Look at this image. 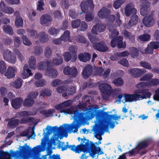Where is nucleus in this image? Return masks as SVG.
<instances>
[{
	"label": "nucleus",
	"instance_id": "nucleus-15",
	"mask_svg": "<svg viewBox=\"0 0 159 159\" xmlns=\"http://www.w3.org/2000/svg\"><path fill=\"white\" fill-rule=\"evenodd\" d=\"M159 48V42H151L148 45V47L145 49L146 53L152 54L153 52L154 49H157Z\"/></svg>",
	"mask_w": 159,
	"mask_h": 159
},
{
	"label": "nucleus",
	"instance_id": "nucleus-5",
	"mask_svg": "<svg viewBox=\"0 0 159 159\" xmlns=\"http://www.w3.org/2000/svg\"><path fill=\"white\" fill-rule=\"evenodd\" d=\"M20 151H16L13 152L12 154V156L16 159H17L21 155L26 156L31 153L32 152L34 153L32 157V159H43L39 158L37 155V152L40 151L41 147L40 145L34 147L32 149L29 146H27L25 143L24 145L20 147Z\"/></svg>",
	"mask_w": 159,
	"mask_h": 159
},
{
	"label": "nucleus",
	"instance_id": "nucleus-23",
	"mask_svg": "<svg viewBox=\"0 0 159 159\" xmlns=\"http://www.w3.org/2000/svg\"><path fill=\"white\" fill-rule=\"evenodd\" d=\"M153 16L150 15L143 18V23L145 26L150 27L153 25Z\"/></svg>",
	"mask_w": 159,
	"mask_h": 159
},
{
	"label": "nucleus",
	"instance_id": "nucleus-59",
	"mask_svg": "<svg viewBox=\"0 0 159 159\" xmlns=\"http://www.w3.org/2000/svg\"><path fill=\"white\" fill-rule=\"evenodd\" d=\"M64 57L65 60L68 62L70 61L71 58V55L69 52H66L64 55Z\"/></svg>",
	"mask_w": 159,
	"mask_h": 159
},
{
	"label": "nucleus",
	"instance_id": "nucleus-41",
	"mask_svg": "<svg viewBox=\"0 0 159 159\" xmlns=\"http://www.w3.org/2000/svg\"><path fill=\"white\" fill-rule=\"evenodd\" d=\"M123 79L120 77H119L114 79L112 81V83L116 86H121L123 84Z\"/></svg>",
	"mask_w": 159,
	"mask_h": 159
},
{
	"label": "nucleus",
	"instance_id": "nucleus-21",
	"mask_svg": "<svg viewBox=\"0 0 159 159\" xmlns=\"http://www.w3.org/2000/svg\"><path fill=\"white\" fill-rule=\"evenodd\" d=\"M52 63L48 61H41L37 65L38 69L40 70H47L48 68L51 66Z\"/></svg>",
	"mask_w": 159,
	"mask_h": 159
},
{
	"label": "nucleus",
	"instance_id": "nucleus-54",
	"mask_svg": "<svg viewBox=\"0 0 159 159\" xmlns=\"http://www.w3.org/2000/svg\"><path fill=\"white\" fill-rule=\"evenodd\" d=\"M88 36L90 42L93 44V45L98 41V38L95 35H90Z\"/></svg>",
	"mask_w": 159,
	"mask_h": 159
},
{
	"label": "nucleus",
	"instance_id": "nucleus-11",
	"mask_svg": "<svg viewBox=\"0 0 159 159\" xmlns=\"http://www.w3.org/2000/svg\"><path fill=\"white\" fill-rule=\"evenodd\" d=\"M99 88L102 93L105 95H110L112 92L111 86L107 84H100L99 86Z\"/></svg>",
	"mask_w": 159,
	"mask_h": 159
},
{
	"label": "nucleus",
	"instance_id": "nucleus-52",
	"mask_svg": "<svg viewBox=\"0 0 159 159\" xmlns=\"http://www.w3.org/2000/svg\"><path fill=\"white\" fill-rule=\"evenodd\" d=\"M9 156L10 157V154L7 152H4L2 151H1L0 153V159L1 158H4L5 159H9V158H7V157Z\"/></svg>",
	"mask_w": 159,
	"mask_h": 159
},
{
	"label": "nucleus",
	"instance_id": "nucleus-4",
	"mask_svg": "<svg viewBox=\"0 0 159 159\" xmlns=\"http://www.w3.org/2000/svg\"><path fill=\"white\" fill-rule=\"evenodd\" d=\"M148 91L147 89H137L134 91L133 94L125 93L124 97L125 101L122 102L125 103L127 102H136L138 100L150 98L152 94Z\"/></svg>",
	"mask_w": 159,
	"mask_h": 159
},
{
	"label": "nucleus",
	"instance_id": "nucleus-45",
	"mask_svg": "<svg viewBox=\"0 0 159 159\" xmlns=\"http://www.w3.org/2000/svg\"><path fill=\"white\" fill-rule=\"evenodd\" d=\"M53 64L56 66H58L63 62V58L61 57H59L57 58H54L52 61Z\"/></svg>",
	"mask_w": 159,
	"mask_h": 159
},
{
	"label": "nucleus",
	"instance_id": "nucleus-42",
	"mask_svg": "<svg viewBox=\"0 0 159 159\" xmlns=\"http://www.w3.org/2000/svg\"><path fill=\"white\" fill-rule=\"evenodd\" d=\"M139 38L142 41H148L150 39V35L148 34H144L139 36Z\"/></svg>",
	"mask_w": 159,
	"mask_h": 159
},
{
	"label": "nucleus",
	"instance_id": "nucleus-26",
	"mask_svg": "<svg viewBox=\"0 0 159 159\" xmlns=\"http://www.w3.org/2000/svg\"><path fill=\"white\" fill-rule=\"evenodd\" d=\"M16 71V70L14 67L10 66L8 68L7 71L5 73V75L8 79L13 78L15 75Z\"/></svg>",
	"mask_w": 159,
	"mask_h": 159
},
{
	"label": "nucleus",
	"instance_id": "nucleus-10",
	"mask_svg": "<svg viewBox=\"0 0 159 159\" xmlns=\"http://www.w3.org/2000/svg\"><path fill=\"white\" fill-rule=\"evenodd\" d=\"M137 10L134 8V5L132 3L127 4L125 8V14L127 17L129 16L130 15L134 16L136 14Z\"/></svg>",
	"mask_w": 159,
	"mask_h": 159
},
{
	"label": "nucleus",
	"instance_id": "nucleus-55",
	"mask_svg": "<svg viewBox=\"0 0 159 159\" xmlns=\"http://www.w3.org/2000/svg\"><path fill=\"white\" fill-rule=\"evenodd\" d=\"M119 36L113 38L111 41L110 45L111 47L112 48H114L117 46V44Z\"/></svg>",
	"mask_w": 159,
	"mask_h": 159
},
{
	"label": "nucleus",
	"instance_id": "nucleus-63",
	"mask_svg": "<svg viewBox=\"0 0 159 159\" xmlns=\"http://www.w3.org/2000/svg\"><path fill=\"white\" fill-rule=\"evenodd\" d=\"M60 112L61 113H64L66 114H72L73 112V110L71 108H68L67 109H63L60 110Z\"/></svg>",
	"mask_w": 159,
	"mask_h": 159
},
{
	"label": "nucleus",
	"instance_id": "nucleus-29",
	"mask_svg": "<svg viewBox=\"0 0 159 159\" xmlns=\"http://www.w3.org/2000/svg\"><path fill=\"white\" fill-rule=\"evenodd\" d=\"M25 66H24L21 75V77L23 79L27 78L33 75L30 70L29 69H25Z\"/></svg>",
	"mask_w": 159,
	"mask_h": 159
},
{
	"label": "nucleus",
	"instance_id": "nucleus-46",
	"mask_svg": "<svg viewBox=\"0 0 159 159\" xmlns=\"http://www.w3.org/2000/svg\"><path fill=\"white\" fill-rule=\"evenodd\" d=\"M27 30L31 36L33 37L34 36L35 38L36 39L38 38L39 34L36 31L32 29L30 30L27 29Z\"/></svg>",
	"mask_w": 159,
	"mask_h": 159
},
{
	"label": "nucleus",
	"instance_id": "nucleus-17",
	"mask_svg": "<svg viewBox=\"0 0 159 159\" xmlns=\"http://www.w3.org/2000/svg\"><path fill=\"white\" fill-rule=\"evenodd\" d=\"M111 13V10L105 7H103L98 11V16L101 19L107 18Z\"/></svg>",
	"mask_w": 159,
	"mask_h": 159
},
{
	"label": "nucleus",
	"instance_id": "nucleus-25",
	"mask_svg": "<svg viewBox=\"0 0 159 159\" xmlns=\"http://www.w3.org/2000/svg\"><path fill=\"white\" fill-rule=\"evenodd\" d=\"M52 20V17L49 15L45 14L42 15L41 17V23L42 25L47 26L49 22Z\"/></svg>",
	"mask_w": 159,
	"mask_h": 159
},
{
	"label": "nucleus",
	"instance_id": "nucleus-50",
	"mask_svg": "<svg viewBox=\"0 0 159 159\" xmlns=\"http://www.w3.org/2000/svg\"><path fill=\"white\" fill-rule=\"evenodd\" d=\"M140 64L141 66L147 69L150 70L152 69L151 65L148 62L141 61L140 62Z\"/></svg>",
	"mask_w": 159,
	"mask_h": 159
},
{
	"label": "nucleus",
	"instance_id": "nucleus-35",
	"mask_svg": "<svg viewBox=\"0 0 159 159\" xmlns=\"http://www.w3.org/2000/svg\"><path fill=\"white\" fill-rule=\"evenodd\" d=\"M3 30L6 33L10 35L13 34V32L12 28L9 25H4L3 27Z\"/></svg>",
	"mask_w": 159,
	"mask_h": 159
},
{
	"label": "nucleus",
	"instance_id": "nucleus-61",
	"mask_svg": "<svg viewBox=\"0 0 159 159\" xmlns=\"http://www.w3.org/2000/svg\"><path fill=\"white\" fill-rule=\"evenodd\" d=\"M62 84V82L59 79H55L51 83V85L53 87H55Z\"/></svg>",
	"mask_w": 159,
	"mask_h": 159
},
{
	"label": "nucleus",
	"instance_id": "nucleus-27",
	"mask_svg": "<svg viewBox=\"0 0 159 159\" xmlns=\"http://www.w3.org/2000/svg\"><path fill=\"white\" fill-rule=\"evenodd\" d=\"M150 6L148 3H143L140 9V13L143 16L146 15L148 13V9Z\"/></svg>",
	"mask_w": 159,
	"mask_h": 159
},
{
	"label": "nucleus",
	"instance_id": "nucleus-14",
	"mask_svg": "<svg viewBox=\"0 0 159 159\" xmlns=\"http://www.w3.org/2000/svg\"><path fill=\"white\" fill-rule=\"evenodd\" d=\"M146 71V70L144 69L135 68L130 69L129 71L131 76L135 78L139 77Z\"/></svg>",
	"mask_w": 159,
	"mask_h": 159
},
{
	"label": "nucleus",
	"instance_id": "nucleus-44",
	"mask_svg": "<svg viewBox=\"0 0 159 159\" xmlns=\"http://www.w3.org/2000/svg\"><path fill=\"white\" fill-rule=\"evenodd\" d=\"M15 24L16 26L18 28L22 27L23 25V20L22 18L16 19Z\"/></svg>",
	"mask_w": 159,
	"mask_h": 159
},
{
	"label": "nucleus",
	"instance_id": "nucleus-24",
	"mask_svg": "<svg viewBox=\"0 0 159 159\" xmlns=\"http://www.w3.org/2000/svg\"><path fill=\"white\" fill-rule=\"evenodd\" d=\"M78 58L80 61L86 62L90 60L91 55L88 52L81 53L78 55Z\"/></svg>",
	"mask_w": 159,
	"mask_h": 159
},
{
	"label": "nucleus",
	"instance_id": "nucleus-43",
	"mask_svg": "<svg viewBox=\"0 0 159 159\" xmlns=\"http://www.w3.org/2000/svg\"><path fill=\"white\" fill-rule=\"evenodd\" d=\"M60 29H56L55 28H51L48 31L50 34L54 36H56L59 33Z\"/></svg>",
	"mask_w": 159,
	"mask_h": 159
},
{
	"label": "nucleus",
	"instance_id": "nucleus-30",
	"mask_svg": "<svg viewBox=\"0 0 159 159\" xmlns=\"http://www.w3.org/2000/svg\"><path fill=\"white\" fill-rule=\"evenodd\" d=\"M39 34V39L40 41L43 43L46 42L48 40V35L46 34V33L43 31L40 32Z\"/></svg>",
	"mask_w": 159,
	"mask_h": 159
},
{
	"label": "nucleus",
	"instance_id": "nucleus-51",
	"mask_svg": "<svg viewBox=\"0 0 159 159\" xmlns=\"http://www.w3.org/2000/svg\"><path fill=\"white\" fill-rule=\"evenodd\" d=\"M23 43L25 45L30 46L31 44V43L27 36L25 35H23L22 37Z\"/></svg>",
	"mask_w": 159,
	"mask_h": 159
},
{
	"label": "nucleus",
	"instance_id": "nucleus-12",
	"mask_svg": "<svg viewBox=\"0 0 159 159\" xmlns=\"http://www.w3.org/2000/svg\"><path fill=\"white\" fill-rule=\"evenodd\" d=\"M63 72L65 75H69L72 78L75 77L78 74L77 70L75 67H70L66 66L64 68Z\"/></svg>",
	"mask_w": 159,
	"mask_h": 159
},
{
	"label": "nucleus",
	"instance_id": "nucleus-57",
	"mask_svg": "<svg viewBox=\"0 0 159 159\" xmlns=\"http://www.w3.org/2000/svg\"><path fill=\"white\" fill-rule=\"evenodd\" d=\"M35 85L37 87H43L45 84V81L43 80H41L36 81L35 82Z\"/></svg>",
	"mask_w": 159,
	"mask_h": 159
},
{
	"label": "nucleus",
	"instance_id": "nucleus-37",
	"mask_svg": "<svg viewBox=\"0 0 159 159\" xmlns=\"http://www.w3.org/2000/svg\"><path fill=\"white\" fill-rule=\"evenodd\" d=\"M22 80L19 77L17 78L13 83V85L16 89H19L22 85Z\"/></svg>",
	"mask_w": 159,
	"mask_h": 159
},
{
	"label": "nucleus",
	"instance_id": "nucleus-3",
	"mask_svg": "<svg viewBox=\"0 0 159 159\" xmlns=\"http://www.w3.org/2000/svg\"><path fill=\"white\" fill-rule=\"evenodd\" d=\"M31 115L30 112L26 111L18 112L16 113L15 117H22L20 121L18 119L11 118L8 123V126L9 128H15L19 125V123L22 124L32 122L34 120V118L32 117L29 116Z\"/></svg>",
	"mask_w": 159,
	"mask_h": 159
},
{
	"label": "nucleus",
	"instance_id": "nucleus-58",
	"mask_svg": "<svg viewBox=\"0 0 159 159\" xmlns=\"http://www.w3.org/2000/svg\"><path fill=\"white\" fill-rule=\"evenodd\" d=\"M42 51L43 50L41 47L38 46L35 47L34 52L35 55L38 56L40 55Z\"/></svg>",
	"mask_w": 159,
	"mask_h": 159
},
{
	"label": "nucleus",
	"instance_id": "nucleus-64",
	"mask_svg": "<svg viewBox=\"0 0 159 159\" xmlns=\"http://www.w3.org/2000/svg\"><path fill=\"white\" fill-rule=\"evenodd\" d=\"M155 94L153 96V99L154 100L159 101V88L155 91Z\"/></svg>",
	"mask_w": 159,
	"mask_h": 159
},
{
	"label": "nucleus",
	"instance_id": "nucleus-19",
	"mask_svg": "<svg viewBox=\"0 0 159 159\" xmlns=\"http://www.w3.org/2000/svg\"><path fill=\"white\" fill-rule=\"evenodd\" d=\"M73 101L70 100H68L63 102L62 103L55 106V108L57 110H60L64 108L70 107Z\"/></svg>",
	"mask_w": 159,
	"mask_h": 159
},
{
	"label": "nucleus",
	"instance_id": "nucleus-1",
	"mask_svg": "<svg viewBox=\"0 0 159 159\" xmlns=\"http://www.w3.org/2000/svg\"><path fill=\"white\" fill-rule=\"evenodd\" d=\"M74 120L71 125L64 124L63 126L59 127L54 126V142L57 141L59 138L57 133L65 134V136L67 137L68 134L67 132L70 130L73 131L74 133L77 132L78 128L81 125L83 122L86 120L91 119L95 116L103 123L106 127L108 129L109 124L112 120H115L120 119L121 116H117L116 114L110 115L108 112H106L102 110H92L87 111L86 112H80L78 110L74 111Z\"/></svg>",
	"mask_w": 159,
	"mask_h": 159
},
{
	"label": "nucleus",
	"instance_id": "nucleus-47",
	"mask_svg": "<svg viewBox=\"0 0 159 159\" xmlns=\"http://www.w3.org/2000/svg\"><path fill=\"white\" fill-rule=\"evenodd\" d=\"M55 112V110L54 109H48L47 110H44L42 111L43 114L44 115H45L47 117H48L51 115L52 114Z\"/></svg>",
	"mask_w": 159,
	"mask_h": 159
},
{
	"label": "nucleus",
	"instance_id": "nucleus-36",
	"mask_svg": "<svg viewBox=\"0 0 159 159\" xmlns=\"http://www.w3.org/2000/svg\"><path fill=\"white\" fill-rule=\"evenodd\" d=\"M148 83V86L150 87L156 86L159 84V79L153 78L149 81Z\"/></svg>",
	"mask_w": 159,
	"mask_h": 159
},
{
	"label": "nucleus",
	"instance_id": "nucleus-2",
	"mask_svg": "<svg viewBox=\"0 0 159 159\" xmlns=\"http://www.w3.org/2000/svg\"><path fill=\"white\" fill-rule=\"evenodd\" d=\"M65 143L63 142H61V144L58 145V147L59 148H61V150L63 151L66 150L68 148H69L72 151L75 152V153H79L81 152H83V153L82 155L81 159H87L88 156H85V153H89V155L91 157H93L94 155L97 152V151L100 149L99 148H95L94 144L91 142H89V139L84 138L82 139L81 143L79 145L76 146L75 145H64Z\"/></svg>",
	"mask_w": 159,
	"mask_h": 159
},
{
	"label": "nucleus",
	"instance_id": "nucleus-9",
	"mask_svg": "<svg viewBox=\"0 0 159 159\" xmlns=\"http://www.w3.org/2000/svg\"><path fill=\"white\" fill-rule=\"evenodd\" d=\"M88 7L92 10L94 7L93 2L92 0H86V1H83L80 4V7L82 12L86 13L88 9Z\"/></svg>",
	"mask_w": 159,
	"mask_h": 159
},
{
	"label": "nucleus",
	"instance_id": "nucleus-56",
	"mask_svg": "<svg viewBox=\"0 0 159 159\" xmlns=\"http://www.w3.org/2000/svg\"><path fill=\"white\" fill-rule=\"evenodd\" d=\"M45 56L47 58L50 57L52 54V50L50 47H47L46 48L44 51Z\"/></svg>",
	"mask_w": 159,
	"mask_h": 159
},
{
	"label": "nucleus",
	"instance_id": "nucleus-32",
	"mask_svg": "<svg viewBox=\"0 0 159 159\" xmlns=\"http://www.w3.org/2000/svg\"><path fill=\"white\" fill-rule=\"evenodd\" d=\"M123 38L122 36H119L117 46L119 49H124L126 47V43L125 42H123Z\"/></svg>",
	"mask_w": 159,
	"mask_h": 159
},
{
	"label": "nucleus",
	"instance_id": "nucleus-48",
	"mask_svg": "<svg viewBox=\"0 0 159 159\" xmlns=\"http://www.w3.org/2000/svg\"><path fill=\"white\" fill-rule=\"evenodd\" d=\"M7 66L4 61H0V73H3L6 70Z\"/></svg>",
	"mask_w": 159,
	"mask_h": 159
},
{
	"label": "nucleus",
	"instance_id": "nucleus-49",
	"mask_svg": "<svg viewBox=\"0 0 159 159\" xmlns=\"http://www.w3.org/2000/svg\"><path fill=\"white\" fill-rule=\"evenodd\" d=\"M38 4L37 5V10L39 11H42L44 10L43 6L44 5V3L43 0H39L38 1Z\"/></svg>",
	"mask_w": 159,
	"mask_h": 159
},
{
	"label": "nucleus",
	"instance_id": "nucleus-33",
	"mask_svg": "<svg viewBox=\"0 0 159 159\" xmlns=\"http://www.w3.org/2000/svg\"><path fill=\"white\" fill-rule=\"evenodd\" d=\"M29 65L30 68L34 69L36 67V60L34 56H31L29 59Z\"/></svg>",
	"mask_w": 159,
	"mask_h": 159
},
{
	"label": "nucleus",
	"instance_id": "nucleus-34",
	"mask_svg": "<svg viewBox=\"0 0 159 159\" xmlns=\"http://www.w3.org/2000/svg\"><path fill=\"white\" fill-rule=\"evenodd\" d=\"M130 54L133 58L137 57L139 55V51L135 47H133L130 49Z\"/></svg>",
	"mask_w": 159,
	"mask_h": 159
},
{
	"label": "nucleus",
	"instance_id": "nucleus-8",
	"mask_svg": "<svg viewBox=\"0 0 159 159\" xmlns=\"http://www.w3.org/2000/svg\"><path fill=\"white\" fill-rule=\"evenodd\" d=\"M4 59L9 62L14 64L16 61V57L15 55L8 49L5 50L3 53Z\"/></svg>",
	"mask_w": 159,
	"mask_h": 159
},
{
	"label": "nucleus",
	"instance_id": "nucleus-18",
	"mask_svg": "<svg viewBox=\"0 0 159 159\" xmlns=\"http://www.w3.org/2000/svg\"><path fill=\"white\" fill-rule=\"evenodd\" d=\"M93 72V68L90 65H86L84 68L82 72L83 77L84 79H87L92 75Z\"/></svg>",
	"mask_w": 159,
	"mask_h": 159
},
{
	"label": "nucleus",
	"instance_id": "nucleus-31",
	"mask_svg": "<svg viewBox=\"0 0 159 159\" xmlns=\"http://www.w3.org/2000/svg\"><path fill=\"white\" fill-rule=\"evenodd\" d=\"M139 20V17L137 15L133 16L131 17V19L129 20L128 23V25L130 27H131L136 25Z\"/></svg>",
	"mask_w": 159,
	"mask_h": 159
},
{
	"label": "nucleus",
	"instance_id": "nucleus-39",
	"mask_svg": "<svg viewBox=\"0 0 159 159\" xmlns=\"http://www.w3.org/2000/svg\"><path fill=\"white\" fill-rule=\"evenodd\" d=\"M125 2V0H117L115 1L113 4V7L115 9H116L119 8L121 5Z\"/></svg>",
	"mask_w": 159,
	"mask_h": 159
},
{
	"label": "nucleus",
	"instance_id": "nucleus-62",
	"mask_svg": "<svg viewBox=\"0 0 159 159\" xmlns=\"http://www.w3.org/2000/svg\"><path fill=\"white\" fill-rule=\"evenodd\" d=\"M93 16L92 14L90 13L86 14L85 16V20L87 22H89L92 21L93 19Z\"/></svg>",
	"mask_w": 159,
	"mask_h": 159
},
{
	"label": "nucleus",
	"instance_id": "nucleus-28",
	"mask_svg": "<svg viewBox=\"0 0 159 159\" xmlns=\"http://www.w3.org/2000/svg\"><path fill=\"white\" fill-rule=\"evenodd\" d=\"M46 73L49 76L53 78L56 77L58 75L57 72L56 70L52 68V65L48 68Z\"/></svg>",
	"mask_w": 159,
	"mask_h": 159
},
{
	"label": "nucleus",
	"instance_id": "nucleus-60",
	"mask_svg": "<svg viewBox=\"0 0 159 159\" xmlns=\"http://www.w3.org/2000/svg\"><path fill=\"white\" fill-rule=\"evenodd\" d=\"M129 55L128 52L125 51L123 52H117L116 55L118 57H123L128 56Z\"/></svg>",
	"mask_w": 159,
	"mask_h": 159
},
{
	"label": "nucleus",
	"instance_id": "nucleus-22",
	"mask_svg": "<svg viewBox=\"0 0 159 159\" xmlns=\"http://www.w3.org/2000/svg\"><path fill=\"white\" fill-rule=\"evenodd\" d=\"M0 10L6 13L11 14L14 12V9L11 7L7 6L3 1H2L0 3Z\"/></svg>",
	"mask_w": 159,
	"mask_h": 159
},
{
	"label": "nucleus",
	"instance_id": "nucleus-16",
	"mask_svg": "<svg viewBox=\"0 0 159 159\" xmlns=\"http://www.w3.org/2000/svg\"><path fill=\"white\" fill-rule=\"evenodd\" d=\"M151 143L152 141L149 139L142 141L139 142L135 148L137 151V153L143 149L147 148Z\"/></svg>",
	"mask_w": 159,
	"mask_h": 159
},
{
	"label": "nucleus",
	"instance_id": "nucleus-6",
	"mask_svg": "<svg viewBox=\"0 0 159 159\" xmlns=\"http://www.w3.org/2000/svg\"><path fill=\"white\" fill-rule=\"evenodd\" d=\"M96 118V122L95 125V127L94 128V132L95 134V137L97 139L101 140L102 139L101 134L100 133L104 129H107L108 128L106 127L104 124L95 116Z\"/></svg>",
	"mask_w": 159,
	"mask_h": 159
},
{
	"label": "nucleus",
	"instance_id": "nucleus-53",
	"mask_svg": "<svg viewBox=\"0 0 159 159\" xmlns=\"http://www.w3.org/2000/svg\"><path fill=\"white\" fill-rule=\"evenodd\" d=\"M80 24V20L77 19L72 21V26L74 28H77L79 26Z\"/></svg>",
	"mask_w": 159,
	"mask_h": 159
},
{
	"label": "nucleus",
	"instance_id": "nucleus-38",
	"mask_svg": "<svg viewBox=\"0 0 159 159\" xmlns=\"http://www.w3.org/2000/svg\"><path fill=\"white\" fill-rule=\"evenodd\" d=\"M70 37V32L68 30H66L63 34L61 37V39L62 41L65 42L68 40Z\"/></svg>",
	"mask_w": 159,
	"mask_h": 159
},
{
	"label": "nucleus",
	"instance_id": "nucleus-7",
	"mask_svg": "<svg viewBox=\"0 0 159 159\" xmlns=\"http://www.w3.org/2000/svg\"><path fill=\"white\" fill-rule=\"evenodd\" d=\"M38 92H32L29 93L23 102V105L25 107H31L34 103V99L38 94Z\"/></svg>",
	"mask_w": 159,
	"mask_h": 159
},
{
	"label": "nucleus",
	"instance_id": "nucleus-20",
	"mask_svg": "<svg viewBox=\"0 0 159 159\" xmlns=\"http://www.w3.org/2000/svg\"><path fill=\"white\" fill-rule=\"evenodd\" d=\"M23 101L21 97L16 98L12 99L11 103L12 107L16 110L19 109L21 107Z\"/></svg>",
	"mask_w": 159,
	"mask_h": 159
},
{
	"label": "nucleus",
	"instance_id": "nucleus-13",
	"mask_svg": "<svg viewBox=\"0 0 159 159\" xmlns=\"http://www.w3.org/2000/svg\"><path fill=\"white\" fill-rule=\"evenodd\" d=\"M93 47L95 49L100 52H106L109 49L108 47L107 46L105 42L103 41L94 43Z\"/></svg>",
	"mask_w": 159,
	"mask_h": 159
},
{
	"label": "nucleus",
	"instance_id": "nucleus-40",
	"mask_svg": "<svg viewBox=\"0 0 159 159\" xmlns=\"http://www.w3.org/2000/svg\"><path fill=\"white\" fill-rule=\"evenodd\" d=\"M153 77V75L151 73L146 74L140 78V80L141 81L148 80H151Z\"/></svg>",
	"mask_w": 159,
	"mask_h": 159
}]
</instances>
